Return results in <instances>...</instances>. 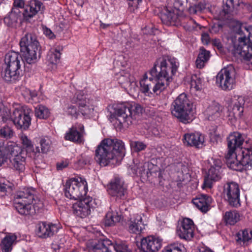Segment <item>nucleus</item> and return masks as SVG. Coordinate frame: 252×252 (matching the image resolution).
<instances>
[{
	"mask_svg": "<svg viewBox=\"0 0 252 252\" xmlns=\"http://www.w3.org/2000/svg\"><path fill=\"white\" fill-rule=\"evenodd\" d=\"M95 156L96 161L101 165L117 163L125 156L124 143L116 138H105L96 147Z\"/></svg>",
	"mask_w": 252,
	"mask_h": 252,
	"instance_id": "nucleus-1",
	"label": "nucleus"
},
{
	"mask_svg": "<svg viewBox=\"0 0 252 252\" xmlns=\"http://www.w3.org/2000/svg\"><path fill=\"white\" fill-rule=\"evenodd\" d=\"M234 31L239 37L238 41L233 43L232 52L235 56H240L248 64H252V26H246L238 24Z\"/></svg>",
	"mask_w": 252,
	"mask_h": 252,
	"instance_id": "nucleus-2",
	"label": "nucleus"
},
{
	"mask_svg": "<svg viewBox=\"0 0 252 252\" xmlns=\"http://www.w3.org/2000/svg\"><path fill=\"white\" fill-rule=\"evenodd\" d=\"M179 65L177 60L171 57L161 62L160 65L158 66V74H161V76L158 74V77L155 81V83L153 88L154 93L160 94L169 85V83L172 81V76L176 72Z\"/></svg>",
	"mask_w": 252,
	"mask_h": 252,
	"instance_id": "nucleus-3",
	"label": "nucleus"
},
{
	"mask_svg": "<svg viewBox=\"0 0 252 252\" xmlns=\"http://www.w3.org/2000/svg\"><path fill=\"white\" fill-rule=\"evenodd\" d=\"M24 59L18 53L9 52L5 56L4 64L1 75L8 82H15L20 80L22 76L21 65Z\"/></svg>",
	"mask_w": 252,
	"mask_h": 252,
	"instance_id": "nucleus-4",
	"label": "nucleus"
},
{
	"mask_svg": "<svg viewBox=\"0 0 252 252\" xmlns=\"http://www.w3.org/2000/svg\"><path fill=\"white\" fill-rule=\"evenodd\" d=\"M19 44L25 61L29 64L36 63L41 55V47L36 36L32 33H27L21 39Z\"/></svg>",
	"mask_w": 252,
	"mask_h": 252,
	"instance_id": "nucleus-5",
	"label": "nucleus"
},
{
	"mask_svg": "<svg viewBox=\"0 0 252 252\" xmlns=\"http://www.w3.org/2000/svg\"><path fill=\"white\" fill-rule=\"evenodd\" d=\"M227 166L234 170L243 171L252 168V148H241L235 153L225 156Z\"/></svg>",
	"mask_w": 252,
	"mask_h": 252,
	"instance_id": "nucleus-6",
	"label": "nucleus"
},
{
	"mask_svg": "<svg viewBox=\"0 0 252 252\" xmlns=\"http://www.w3.org/2000/svg\"><path fill=\"white\" fill-rule=\"evenodd\" d=\"M192 106V103L189 100L187 94L182 93L173 102L171 113L180 122L184 124L189 123L193 119Z\"/></svg>",
	"mask_w": 252,
	"mask_h": 252,
	"instance_id": "nucleus-7",
	"label": "nucleus"
},
{
	"mask_svg": "<svg viewBox=\"0 0 252 252\" xmlns=\"http://www.w3.org/2000/svg\"><path fill=\"white\" fill-rule=\"evenodd\" d=\"M88 191L87 183L81 177L72 178L67 181L64 188L65 196L70 199L78 200L86 195Z\"/></svg>",
	"mask_w": 252,
	"mask_h": 252,
	"instance_id": "nucleus-8",
	"label": "nucleus"
},
{
	"mask_svg": "<svg viewBox=\"0 0 252 252\" xmlns=\"http://www.w3.org/2000/svg\"><path fill=\"white\" fill-rule=\"evenodd\" d=\"M132 108L129 104H122L115 108L112 119L115 121L116 128L121 130L123 127H127L135 121L136 118Z\"/></svg>",
	"mask_w": 252,
	"mask_h": 252,
	"instance_id": "nucleus-9",
	"label": "nucleus"
},
{
	"mask_svg": "<svg viewBox=\"0 0 252 252\" xmlns=\"http://www.w3.org/2000/svg\"><path fill=\"white\" fill-rule=\"evenodd\" d=\"M236 72L232 65L221 69L216 76V83L224 91H230L235 88Z\"/></svg>",
	"mask_w": 252,
	"mask_h": 252,
	"instance_id": "nucleus-10",
	"label": "nucleus"
},
{
	"mask_svg": "<svg viewBox=\"0 0 252 252\" xmlns=\"http://www.w3.org/2000/svg\"><path fill=\"white\" fill-rule=\"evenodd\" d=\"M32 114V110L25 105L15 109L10 119L18 128L26 130L31 125Z\"/></svg>",
	"mask_w": 252,
	"mask_h": 252,
	"instance_id": "nucleus-11",
	"label": "nucleus"
},
{
	"mask_svg": "<svg viewBox=\"0 0 252 252\" xmlns=\"http://www.w3.org/2000/svg\"><path fill=\"white\" fill-rule=\"evenodd\" d=\"M223 192L229 205L236 208L240 206V189L238 184L233 182L227 183L223 187Z\"/></svg>",
	"mask_w": 252,
	"mask_h": 252,
	"instance_id": "nucleus-12",
	"label": "nucleus"
},
{
	"mask_svg": "<svg viewBox=\"0 0 252 252\" xmlns=\"http://www.w3.org/2000/svg\"><path fill=\"white\" fill-rule=\"evenodd\" d=\"M11 157L10 161L13 167L20 172L25 169L26 153L23 150L18 146H10L8 147Z\"/></svg>",
	"mask_w": 252,
	"mask_h": 252,
	"instance_id": "nucleus-13",
	"label": "nucleus"
},
{
	"mask_svg": "<svg viewBox=\"0 0 252 252\" xmlns=\"http://www.w3.org/2000/svg\"><path fill=\"white\" fill-rule=\"evenodd\" d=\"M167 18L168 17L165 15L162 16L164 24L168 26H182L186 31L189 32H191L195 30L198 26H200L193 19L182 15L174 16L171 21H168Z\"/></svg>",
	"mask_w": 252,
	"mask_h": 252,
	"instance_id": "nucleus-14",
	"label": "nucleus"
},
{
	"mask_svg": "<svg viewBox=\"0 0 252 252\" xmlns=\"http://www.w3.org/2000/svg\"><path fill=\"white\" fill-rule=\"evenodd\" d=\"M109 194L116 197V200H123L126 198L127 194L126 187L124 185L123 180L119 177H115L108 185Z\"/></svg>",
	"mask_w": 252,
	"mask_h": 252,
	"instance_id": "nucleus-15",
	"label": "nucleus"
},
{
	"mask_svg": "<svg viewBox=\"0 0 252 252\" xmlns=\"http://www.w3.org/2000/svg\"><path fill=\"white\" fill-rule=\"evenodd\" d=\"M79 200L72 205L73 213L80 218H85L91 213V209L93 207V199L88 196Z\"/></svg>",
	"mask_w": 252,
	"mask_h": 252,
	"instance_id": "nucleus-16",
	"label": "nucleus"
},
{
	"mask_svg": "<svg viewBox=\"0 0 252 252\" xmlns=\"http://www.w3.org/2000/svg\"><path fill=\"white\" fill-rule=\"evenodd\" d=\"M184 7L183 0H167L166 9L160 15L162 22L164 24V20L162 19L163 15L168 17V21H171L174 16H181V14L184 10Z\"/></svg>",
	"mask_w": 252,
	"mask_h": 252,
	"instance_id": "nucleus-17",
	"label": "nucleus"
},
{
	"mask_svg": "<svg viewBox=\"0 0 252 252\" xmlns=\"http://www.w3.org/2000/svg\"><path fill=\"white\" fill-rule=\"evenodd\" d=\"M221 165L220 160L215 161L213 165L209 169L207 174L204 178L203 188H211L213 183L220 179Z\"/></svg>",
	"mask_w": 252,
	"mask_h": 252,
	"instance_id": "nucleus-18",
	"label": "nucleus"
},
{
	"mask_svg": "<svg viewBox=\"0 0 252 252\" xmlns=\"http://www.w3.org/2000/svg\"><path fill=\"white\" fill-rule=\"evenodd\" d=\"M161 240L150 236L143 238L139 247V252H156L161 247Z\"/></svg>",
	"mask_w": 252,
	"mask_h": 252,
	"instance_id": "nucleus-19",
	"label": "nucleus"
},
{
	"mask_svg": "<svg viewBox=\"0 0 252 252\" xmlns=\"http://www.w3.org/2000/svg\"><path fill=\"white\" fill-rule=\"evenodd\" d=\"M58 229V227L56 224L41 222L36 225V234L38 237L46 239L55 235Z\"/></svg>",
	"mask_w": 252,
	"mask_h": 252,
	"instance_id": "nucleus-20",
	"label": "nucleus"
},
{
	"mask_svg": "<svg viewBox=\"0 0 252 252\" xmlns=\"http://www.w3.org/2000/svg\"><path fill=\"white\" fill-rule=\"evenodd\" d=\"M194 226L193 221L189 218L183 220L182 225L177 231L179 236L186 240H190L194 236Z\"/></svg>",
	"mask_w": 252,
	"mask_h": 252,
	"instance_id": "nucleus-21",
	"label": "nucleus"
},
{
	"mask_svg": "<svg viewBox=\"0 0 252 252\" xmlns=\"http://www.w3.org/2000/svg\"><path fill=\"white\" fill-rule=\"evenodd\" d=\"M112 246V242L108 239H100L87 244L90 252H111L110 247Z\"/></svg>",
	"mask_w": 252,
	"mask_h": 252,
	"instance_id": "nucleus-22",
	"label": "nucleus"
},
{
	"mask_svg": "<svg viewBox=\"0 0 252 252\" xmlns=\"http://www.w3.org/2000/svg\"><path fill=\"white\" fill-rule=\"evenodd\" d=\"M84 130L83 125H78V127L76 126H73L66 132L64 138L66 140L81 143L83 141V133Z\"/></svg>",
	"mask_w": 252,
	"mask_h": 252,
	"instance_id": "nucleus-23",
	"label": "nucleus"
},
{
	"mask_svg": "<svg viewBox=\"0 0 252 252\" xmlns=\"http://www.w3.org/2000/svg\"><path fill=\"white\" fill-rule=\"evenodd\" d=\"M244 141L242 135L237 132L230 134L227 138L228 153H235L236 150L240 149L241 146Z\"/></svg>",
	"mask_w": 252,
	"mask_h": 252,
	"instance_id": "nucleus-24",
	"label": "nucleus"
},
{
	"mask_svg": "<svg viewBox=\"0 0 252 252\" xmlns=\"http://www.w3.org/2000/svg\"><path fill=\"white\" fill-rule=\"evenodd\" d=\"M183 140L187 145L200 148L204 145V138L203 135L198 132L186 133L184 135Z\"/></svg>",
	"mask_w": 252,
	"mask_h": 252,
	"instance_id": "nucleus-25",
	"label": "nucleus"
},
{
	"mask_svg": "<svg viewBox=\"0 0 252 252\" xmlns=\"http://www.w3.org/2000/svg\"><path fill=\"white\" fill-rule=\"evenodd\" d=\"M14 207L21 215H32L35 213V209L32 204V202H22L21 200H14Z\"/></svg>",
	"mask_w": 252,
	"mask_h": 252,
	"instance_id": "nucleus-26",
	"label": "nucleus"
},
{
	"mask_svg": "<svg viewBox=\"0 0 252 252\" xmlns=\"http://www.w3.org/2000/svg\"><path fill=\"white\" fill-rule=\"evenodd\" d=\"M117 76L118 83L126 90H131L135 87L136 83L131 80V76L128 72L123 70L117 74Z\"/></svg>",
	"mask_w": 252,
	"mask_h": 252,
	"instance_id": "nucleus-27",
	"label": "nucleus"
},
{
	"mask_svg": "<svg viewBox=\"0 0 252 252\" xmlns=\"http://www.w3.org/2000/svg\"><path fill=\"white\" fill-rule=\"evenodd\" d=\"M22 11L18 8H13L4 17V22L8 27L15 28L19 21L21 19Z\"/></svg>",
	"mask_w": 252,
	"mask_h": 252,
	"instance_id": "nucleus-28",
	"label": "nucleus"
},
{
	"mask_svg": "<svg viewBox=\"0 0 252 252\" xmlns=\"http://www.w3.org/2000/svg\"><path fill=\"white\" fill-rule=\"evenodd\" d=\"M144 228V225L141 216L136 214L130 219L128 223V230L130 233L140 234Z\"/></svg>",
	"mask_w": 252,
	"mask_h": 252,
	"instance_id": "nucleus-29",
	"label": "nucleus"
},
{
	"mask_svg": "<svg viewBox=\"0 0 252 252\" xmlns=\"http://www.w3.org/2000/svg\"><path fill=\"white\" fill-rule=\"evenodd\" d=\"M211 202V197L205 194H202L198 197L192 200L193 204L199 210L204 213H206L209 210Z\"/></svg>",
	"mask_w": 252,
	"mask_h": 252,
	"instance_id": "nucleus-30",
	"label": "nucleus"
},
{
	"mask_svg": "<svg viewBox=\"0 0 252 252\" xmlns=\"http://www.w3.org/2000/svg\"><path fill=\"white\" fill-rule=\"evenodd\" d=\"M35 190L31 188H25L17 192L14 200H21L22 202H32L34 199Z\"/></svg>",
	"mask_w": 252,
	"mask_h": 252,
	"instance_id": "nucleus-31",
	"label": "nucleus"
},
{
	"mask_svg": "<svg viewBox=\"0 0 252 252\" xmlns=\"http://www.w3.org/2000/svg\"><path fill=\"white\" fill-rule=\"evenodd\" d=\"M222 111V107L217 102L213 101L205 111V115L210 121L215 120L219 117Z\"/></svg>",
	"mask_w": 252,
	"mask_h": 252,
	"instance_id": "nucleus-32",
	"label": "nucleus"
},
{
	"mask_svg": "<svg viewBox=\"0 0 252 252\" xmlns=\"http://www.w3.org/2000/svg\"><path fill=\"white\" fill-rule=\"evenodd\" d=\"M156 63H155L153 67L150 70L149 73H145L143 76L142 79L140 81V83L144 84H151L154 85L155 83V81L156 78L158 77V72L159 71L158 66ZM159 76H161V74H158Z\"/></svg>",
	"mask_w": 252,
	"mask_h": 252,
	"instance_id": "nucleus-33",
	"label": "nucleus"
},
{
	"mask_svg": "<svg viewBox=\"0 0 252 252\" xmlns=\"http://www.w3.org/2000/svg\"><path fill=\"white\" fill-rule=\"evenodd\" d=\"M241 215L236 211H229L225 213L223 219L226 224L233 225L240 220Z\"/></svg>",
	"mask_w": 252,
	"mask_h": 252,
	"instance_id": "nucleus-34",
	"label": "nucleus"
},
{
	"mask_svg": "<svg viewBox=\"0 0 252 252\" xmlns=\"http://www.w3.org/2000/svg\"><path fill=\"white\" fill-rule=\"evenodd\" d=\"M245 104V100L244 97H239L237 102H236L232 108V115L234 119L240 118L244 111L243 105Z\"/></svg>",
	"mask_w": 252,
	"mask_h": 252,
	"instance_id": "nucleus-35",
	"label": "nucleus"
},
{
	"mask_svg": "<svg viewBox=\"0 0 252 252\" xmlns=\"http://www.w3.org/2000/svg\"><path fill=\"white\" fill-rule=\"evenodd\" d=\"M17 236L13 234L6 235L2 240L1 248L3 252H9L12 249L13 243L16 241Z\"/></svg>",
	"mask_w": 252,
	"mask_h": 252,
	"instance_id": "nucleus-36",
	"label": "nucleus"
},
{
	"mask_svg": "<svg viewBox=\"0 0 252 252\" xmlns=\"http://www.w3.org/2000/svg\"><path fill=\"white\" fill-rule=\"evenodd\" d=\"M252 234L249 233L248 230L239 231L236 235L235 239L237 243L241 245H247L251 240Z\"/></svg>",
	"mask_w": 252,
	"mask_h": 252,
	"instance_id": "nucleus-37",
	"label": "nucleus"
},
{
	"mask_svg": "<svg viewBox=\"0 0 252 252\" xmlns=\"http://www.w3.org/2000/svg\"><path fill=\"white\" fill-rule=\"evenodd\" d=\"M210 58V52L204 48H200L198 57L196 60V65L197 68H201L204 67L205 63Z\"/></svg>",
	"mask_w": 252,
	"mask_h": 252,
	"instance_id": "nucleus-38",
	"label": "nucleus"
},
{
	"mask_svg": "<svg viewBox=\"0 0 252 252\" xmlns=\"http://www.w3.org/2000/svg\"><path fill=\"white\" fill-rule=\"evenodd\" d=\"M14 185L4 178H0V196L3 197L13 190Z\"/></svg>",
	"mask_w": 252,
	"mask_h": 252,
	"instance_id": "nucleus-39",
	"label": "nucleus"
},
{
	"mask_svg": "<svg viewBox=\"0 0 252 252\" xmlns=\"http://www.w3.org/2000/svg\"><path fill=\"white\" fill-rule=\"evenodd\" d=\"M121 220V215L118 212H108L105 216V224L107 226H111L119 222Z\"/></svg>",
	"mask_w": 252,
	"mask_h": 252,
	"instance_id": "nucleus-40",
	"label": "nucleus"
},
{
	"mask_svg": "<svg viewBox=\"0 0 252 252\" xmlns=\"http://www.w3.org/2000/svg\"><path fill=\"white\" fill-rule=\"evenodd\" d=\"M61 53L59 50L53 49L50 50L46 57V61L48 63L52 64H56L60 60Z\"/></svg>",
	"mask_w": 252,
	"mask_h": 252,
	"instance_id": "nucleus-41",
	"label": "nucleus"
},
{
	"mask_svg": "<svg viewBox=\"0 0 252 252\" xmlns=\"http://www.w3.org/2000/svg\"><path fill=\"white\" fill-rule=\"evenodd\" d=\"M21 140H22L24 148H25V150H24L25 153L26 154L29 153L30 154V157L34 156L35 153L31 140L28 138L27 135L24 134L21 135Z\"/></svg>",
	"mask_w": 252,
	"mask_h": 252,
	"instance_id": "nucleus-42",
	"label": "nucleus"
},
{
	"mask_svg": "<svg viewBox=\"0 0 252 252\" xmlns=\"http://www.w3.org/2000/svg\"><path fill=\"white\" fill-rule=\"evenodd\" d=\"M35 116L40 119H46L50 114L49 109L44 105H38L34 110Z\"/></svg>",
	"mask_w": 252,
	"mask_h": 252,
	"instance_id": "nucleus-43",
	"label": "nucleus"
},
{
	"mask_svg": "<svg viewBox=\"0 0 252 252\" xmlns=\"http://www.w3.org/2000/svg\"><path fill=\"white\" fill-rule=\"evenodd\" d=\"M225 2L223 10L226 14H228L236 9L240 4V0H223Z\"/></svg>",
	"mask_w": 252,
	"mask_h": 252,
	"instance_id": "nucleus-44",
	"label": "nucleus"
},
{
	"mask_svg": "<svg viewBox=\"0 0 252 252\" xmlns=\"http://www.w3.org/2000/svg\"><path fill=\"white\" fill-rule=\"evenodd\" d=\"M72 101L73 103L77 104L79 107L85 106L87 103L86 96L82 92H77Z\"/></svg>",
	"mask_w": 252,
	"mask_h": 252,
	"instance_id": "nucleus-45",
	"label": "nucleus"
},
{
	"mask_svg": "<svg viewBox=\"0 0 252 252\" xmlns=\"http://www.w3.org/2000/svg\"><path fill=\"white\" fill-rule=\"evenodd\" d=\"M41 152L47 153L50 149L52 141L48 137L41 138L39 142Z\"/></svg>",
	"mask_w": 252,
	"mask_h": 252,
	"instance_id": "nucleus-46",
	"label": "nucleus"
},
{
	"mask_svg": "<svg viewBox=\"0 0 252 252\" xmlns=\"http://www.w3.org/2000/svg\"><path fill=\"white\" fill-rule=\"evenodd\" d=\"M14 135V131L9 126L5 125L0 128V136L6 139L11 138Z\"/></svg>",
	"mask_w": 252,
	"mask_h": 252,
	"instance_id": "nucleus-47",
	"label": "nucleus"
},
{
	"mask_svg": "<svg viewBox=\"0 0 252 252\" xmlns=\"http://www.w3.org/2000/svg\"><path fill=\"white\" fill-rule=\"evenodd\" d=\"M145 166H147L146 175L148 177H149V175H156L157 173H158V176H160V172H159V169L158 166L150 162L146 163Z\"/></svg>",
	"mask_w": 252,
	"mask_h": 252,
	"instance_id": "nucleus-48",
	"label": "nucleus"
},
{
	"mask_svg": "<svg viewBox=\"0 0 252 252\" xmlns=\"http://www.w3.org/2000/svg\"><path fill=\"white\" fill-rule=\"evenodd\" d=\"M22 13L26 20H29L30 18L38 14L37 12H36L34 10V8L30 6L28 3L24 7V10L22 11Z\"/></svg>",
	"mask_w": 252,
	"mask_h": 252,
	"instance_id": "nucleus-49",
	"label": "nucleus"
},
{
	"mask_svg": "<svg viewBox=\"0 0 252 252\" xmlns=\"http://www.w3.org/2000/svg\"><path fill=\"white\" fill-rule=\"evenodd\" d=\"M112 247L116 252H130L127 245L124 242H117L115 244L113 243Z\"/></svg>",
	"mask_w": 252,
	"mask_h": 252,
	"instance_id": "nucleus-50",
	"label": "nucleus"
},
{
	"mask_svg": "<svg viewBox=\"0 0 252 252\" xmlns=\"http://www.w3.org/2000/svg\"><path fill=\"white\" fill-rule=\"evenodd\" d=\"M28 4L34 8V10L37 13H42L44 8L43 3L38 0H32L29 2Z\"/></svg>",
	"mask_w": 252,
	"mask_h": 252,
	"instance_id": "nucleus-51",
	"label": "nucleus"
},
{
	"mask_svg": "<svg viewBox=\"0 0 252 252\" xmlns=\"http://www.w3.org/2000/svg\"><path fill=\"white\" fill-rule=\"evenodd\" d=\"M146 163H147V162H139L136 163V169H134V170L140 176H143L145 174L146 175L147 166H145Z\"/></svg>",
	"mask_w": 252,
	"mask_h": 252,
	"instance_id": "nucleus-52",
	"label": "nucleus"
},
{
	"mask_svg": "<svg viewBox=\"0 0 252 252\" xmlns=\"http://www.w3.org/2000/svg\"><path fill=\"white\" fill-rule=\"evenodd\" d=\"M130 146L135 152L144 150L147 147L146 144L141 141H131Z\"/></svg>",
	"mask_w": 252,
	"mask_h": 252,
	"instance_id": "nucleus-53",
	"label": "nucleus"
},
{
	"mask_svg": "<svg viewBox=\"0 0 252 252\" xmlns=\"http://www.w3.org/2000/svg\"><path fill=\"white\" fill-rule=\"evenodd\" d=\"M190 86L196 90H199L202 88L201 80L196 76L192 77L190 81Z\"/></svg>",
	"mask_w": 252,
	"mask_h": 252,
	"instance_id": "nucleus-54",
	"label": "nucleus"
},
{
	"mask_svg": "<svg viewBox=\"0 0 252 252\" xmlns=\"http://www.w3.org/2000/svg\"><path fill=\"white\" fill-rule=\"evenodd\" d=\"M9 118H10L9 112L5 108L0 109V121L5 122Z\"/></svg>",
	"mask_w": 252,
	"mask_h": 252,
	"instance_id": "nucleus-55",
	"label": "nucleus"
},
{
	"mask_svg": "<svg viewBox=\"0 0 252 252\" xmlns=\"http://www.w3.org/2000/svg\"><path fill=\"white\" fill-rule=\"evenodd\" d=\"M181 248H183V247L180 245L179 246L170 245L165 248L162 250V252H182Z\"/></svg>",
	"mask_w": 252,
	"mask_h": 252,
	"instance_id": "nucleus-56",
	"label": "nucleus"
},
{
	"mask_svg": "<svg viewBox=\"0 0 252 252\" xmlns=\"http://www.w3.org/2000/svg\"><path fill=\"white\" fill-rule=\"evenodd\" d=\"M129 10L134 12L138 7L142 0H127Z\"/></svg>",
	"mask_w": 252,
	"mask_h": 252,
	"instance_id": "nucleus-57",
	"label": "nucleus"
},
{
	"mask_svg": "<svg viewBox=\"0 0 252 252\" xmlns=\"http://www.w3.org/2000/svg\"><path fill=\"white\" fill-rule=\"evenodd\" d=\"M132 112L133 114L135 115V118H136V116L140 114H141L143 111V108L141 106L138 104H135L134 105L132 106Z\"/></svg>",
	"mask_w": 252,
	"mask_h": 252,
	"instance_id": "nucleus-58",
	"label": "nucleus"
},
{
	"mask_svg": "<svg viewBox=\"0 0 252 252\" xmlns=\"http://www.w3.org/2000/svg\"><path fill=\"white\" fill-rule=\"evenodd\" d=\"M79 111L82 113V114L84 116L88 115L91 114L93 111V108L89 107V106H87L84 107H79Z\"/></svg>",
	"mask_w": 252,
	"mask_h": 252,
	"instance_id": "nucleus-59",
	"label": "nucleus"
},
{
	"mask_svg": "<svg viewBox=\"0 0 252 252\" xmlns=\"http://www.w3.org/2000/svg\"><path fill=\"white\" fill-rule=\"evenodd\" d=\"M140 88L142 93L144 94L148 93L150 91V89L153 86L151 84H147L144 83H140Z\"/></svg>",
	"mask_w": 252,
	"mask_h": 252,
	"instance_id": "nucleus-60",
	"label": "nucleus"
},
{
	"mask_svg": "<svg viewBox=\"0 0 252 252\" xmlns=\"http://www.w3.org/2000/svg\"><path fill=\"white\" fill-rule=\"evenodd\" d=\"M143 30L144 33L149 34H154L157 31V30L154 28L152 26L145 27Z\"/></svg>",
	"mask_w": 252,
	"mask_h": 252,
	"instance_id": "nucleus-61",
	"label": "nucleus"
},
{
	"mask_svg": "<svg viewBox=\"0 0 252 252\" xmlns=\"http://www.w3.org/2000/svg\"><path fill=\"white\" fill-rule=\"evenodd\" d=\"M67 113L69 115L75 118L77 117L78 112H77L76 108L73 106H71L68 107Z\"/></svg>",
	"mask_w": 252,
	"mask_h": 252,
	"instance_id": "nucleus-62",
	"label": "nucleus"
},
{
	"mask_svg": "<svg viewBox=\"0 0 252 252\" xmlns=\"http://www.w3.org/2000/svg\"><path fill=\"white\" fill-rule=\"evenodd\" d=\"M212 44L215 47H217V49L220 50L221 51L222 49V45L219 39H214L212 40Z\"/></svg>",
	"mask_w": 252,
	"mask_h": 252,
	"instance_id": "nucleus-63",
	"label": "nucleus"
},
{
	"mask_svg": "<svg viewBox=\"0 0 252 252\" xmlns=\"http://www.w3.org/2000/svg\"><path fill=\"white\" fill-rule=\"evenodd\" d=\"M68 163L67 161H63L62 162H58L57 163V169L58 170H62L63 168L67 167Z\"/></svg>",
	"mask_w": 252,
	"mask_h": 252,
	"instance_id": "nucleus-64",
	"label": "nucleus"
}]
</instances>
